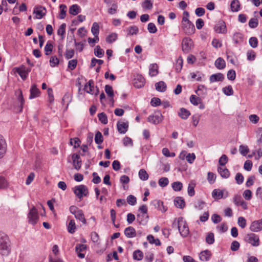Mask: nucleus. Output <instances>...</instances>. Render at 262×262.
I'll return each instance as SVG.
<instances>
[{
  "label": "nucleus",
  "mask_w": 262,
  "mask_h": 262,
  "mask_svg": "<svg viewBox=\"0 0 262 262\" xmlns=\"http://www.w3.org/2000/svg\"><path fill=\"white\" fill-rule=\"evenodd\" d=\"M191 77L192 79H195L198 81H202V76L203 75L201 72L197 71L195 73H190Z\"/></svg>",
  "instance_id": "nucleus-51"
},
{
  "label": "nucleus",
  "mask_w": 262,
  "mask_h": 262,
  "mask_svg": "<svg viewBox=\"0 0 262 262\" xmlns=\"http://www.w3.org/2000/svg\"><path fill=\"white\" fill-rule=\"evenodd\" d=\"M49 62L51 67H55L59 64V60L56 56H52L50 57Z\"/></svg>",
  "instance_id": "nucleus-49"
},
{
  "label": "nucleus",
  "mask_w": 262,
  "mask_h": 262,
  "mask_svg": "<svg viewBox=\"0 0 262 262\" xmlns=\"http://www.w3.org/2000/svg\"><path fill=\"white\" fill-rule=\"evenodd\" d=\"M183 65V60L182 56H179V58L176 60V63L175 65L176 71L177 73H179L181 72Z\"/></svg>",
  "instance_id": "nucleus-34"
},
{
  "label": "nucleus",
  "mask_w": 262,
  "mask_h": 262,
  "mask_svg": "<svg viewBox=\"0 0 262 262\" xmlns=\"http://www.w3.org/2000/svg\"><path fill=\"white\" fill-rule=\"evenodd\" d=\"M127 202L128 204L134 206L137 203L136 198L133 195H129L126 198Z\"/></svg>",
  "instance_id": "nucleus-60"
},
{
  "label": "nucleus",
  "mask_w": 262,
  "mask_h": 262,
  "mask_svg": "<svg viewBox=\"0 0 262 262\" xmlns=\"http://www.w3.org/2000/svg\"><path fill=\"white\" fill-rule=\"evenodd\" d=\"M147 239L151 244H155L156 246H160L161 245L160 240L158 238L155 239L152 235H148L147 236Z\"/></svg>",
  "instance_id": "nucleus-41"
},
{
  "label": "nucleus",
  "mask_w": 262,
  "mask_h": 262,
  "mask_svg": "<svg viewBox=\"0 0 262 262\" xmlns=\"http://www.w3.org/2000/svg\"><path fill=\"white\" fill-rule=\"evenodd\" d=\"M195 92L198 96H205L207 93V89L205 85L200 84L198 85V89L195 90Z\"/></svg>",
  "instance_id": "nucleus-28"
},
{
  "label": "nucleus",
  "mask_w": 262,
  "mask_h": 262,
  "mask_svg": "<svg viewBox=\"0 0 262 262\" xmlns=\"http://www.w3.org/2000/svg\"><path fill=\"white\" fill-rule=\"evenodd\" d=\"M192 44V40L187 37L184 38L182 42V50L184 52L187 53L189 52Z\"/></svg>",
  "instance_id": "nucleus-15"
},
{
  "label": "nucleus",
  "mask_w": 262,
  "mask_h": 262,
  "mask_svg": "<svg viewBox=\"0 0 262 262\" xmlns=\"http://www.w3.org/2000/svg\"><path fill=\"white\" fill-rule=\"evenodd\" d=\"M53 46L52 43L48 41L45 47V53L46 55H49L52 53Z\"/></svg>",
  "instance_id": "nucleus-42"
},
{
  "label": "nucleus",
  "mask_w": 262,
  "mask_h": 262,
  "mask_svg": "<svg viewBox=\"0 0 262 262\" xmlns=\"http://www.w3.org/2000/svg\"><path fill=\"white\" fill-rule=\"evenodd\" d=\"M172 188L176 191H179L182 190L183 184L181 182L177 181L172 184Z\"/></svg>",
  "instance_id": "nucleus-52"
},
{
  "label": "nucleus",
  "mask_w": 262,
  "mask_h": 262,
  "mask_svg": "<svg viewBox=\"0 0 262 262\" xmlns=\"http://www.w3.org/2000/svg\"><path fill=\"white\" fill-rule=\"evenodd\" d=\"M250 230L255 232L262 230V219L252 222L250 226Z\"/></svg>",
  "instance_id": "nucleus-13"
},
{
  "label": "nucleus",
  "mask_w": 262,
  "mask_h": 262,
  "mask_svg": "<svg viewBox=\"0 0 262 262\" xmlns=\"http://www.w3.org/2000/svg\"><path fill=\"white\" fill-rule=\"evenodd\" d=\"M172 227L173 228H178L180 234L183 237H187L189 233L188 225L183 217H179L173 221Z\"/></svg>",
  "instance_id": "nucleus-1"
},
{
  "label": "nucleus",
  "mask_w": 262,
  "mask_h": 262,
  "mask_svg": "<svg viewBox=\"0 0 262 262\" xmlns=\"http://www.w3.org/2000/svg\"><path fill=\"white\" fill-rule=\"evenodd\" d=\"M225 78L224 75L221 73L211 75L209 77V80L211 83L223 81Z\"/></svg>",
  "instance_id": "nucleus-23"
},
{
  "label": "nucleus",
  "mask_w": 262,
  "mask_h": 262,
  "mask_svg": "<svg viewBox=\"0 0 262 262\" xmlns=\"http://www.w3.org/2000/svg\"><path fill=\"white\" fill-rule=\"evenodd\" d=\"M98 118L99 121L103 124L107 123L108 120L106 115L104 113H101L98 114Z\"/></svg>",
  "instance_id": "nucleus-50"
},
{
  "label": "nucleus",
  "mask_w": 262,
  "mask_h": 262,
  "mask_svg": "<svg viewBox=\"0 0 262 262\" xmlns=\"http://www.w3.org/2000/svg\"><path fill=\"white\" fill-rule=\"evenodd\" d=\"M156 90L160 92H164L166 90V84L163 81H161L155 83Z\"/></svg>",
  "instance_id": "nucleus-30"
},
{
  "label": "nucleus",
  "mask_w": 262,
  "mask_h": 262,
  "mask_svg": "<svg viewBox=\"0 0 262 262\" xmlns=\"http://www.w3.org/2000/svg\"><path fill=\"white\" fill-rule=\"evenodd\" d=\"M231 9L233 12H237L239 10L240 3L238 0H233L230 5Z\"/></svg>",
  "instance_id": "nucleus-37"
},
{
  "label": "nucleus",
  "mask_w": 262,
  "mask_h": 262,
  "mask_svg": "<svg viewBox=\"0 0 262 262\" xmlns=\"http://www.w3.org/2000/svg\"><path fill=\"white\" fill-rule=\"evenodd\" d=\"M80 12V8L76 4L73 5L69 8V13L73 15H76Z\"/></svg>",
  "instance_id": "nucleus-32"
},
{
  "label": "nucleus",
  "mask_w": 262,
  "mask_h": 262,
  "mask_svg": "<svg viewBox=\"0 0 262 262\" xmlns=\"http://www.w3.org/2000/svg\"><path fill=\"white\" fill-rule=\"evenodd\" d=\"M73 164L76 170H79L81 166V160L80 156L77 154H73L72 156Z\"/></svg>",
  "instance_id": "nucleus-17"
},
{
  "label": "nucleus",
  "mask_w": 262,
  "mask_h": 262,
  "mask_svg": "<svg viewBox=\"0 0 262 262\" xmlns=\"http://www.w3.org/2000/svg\"><path fill=\"white\" fill-rule=\"evenodd\" d=\"M145 83V79L140 74H137L134 80V85L137 88H141L143 87Z\"/></svg>",
  "instance_id": "nucleus-12"
},
{
  "label": "nucleus",
  "mask_w": 262,
  "mask_h": 262,
  "mask_svg": "<svg viewBox=\"0 0 262 262\" xmlns=\"http://www.w3.org/2000/svg\"><path fill=\"white\" fill-rule=\"evenodd\" d=\"M138 175L140 179L142 181H146L149 178L148 174L144 169H141L139 170Z\"/></svg>",
  "instance_id": "nucleus-45"
},
{
  "label": "nucleus",
  "mask_w": 262,
  "mask_h": 262,
  "mask_svg": "<svg viewBox=\"0 0 262 262\" xmlns=\"http://www.w3.org/2000/svg\"><path fill=\"white\" fill-rule=\"evenodd\" d=\"M99 26L97 23L95 22L93 24L91 32L94 36H98L99 32Z\"/></svg>",
  "instance_id": "nucleus-47"
},
{
  "label": "nucleus",
  "mask_w": 262,
  "mask_h": 262,
  "mask_svg": "<svg viewBox=\"0 0 262 262\" xmlns=\"http://www.w3.org/2000/svg\"><path fill=\"white\" fill-rule=\"evenodd\" d=\"M76 224L74 220H71L68 225V231L70 233H73L75 232Z\"/></svg>",
  "instance_id": "nucleus-43"
},
{
  "label": "nucleus",
  "mask_w": 262,
  "mask_h": 262,
  "mask_svg": "<svg viewBox=\"0 0 262 262\" xmlns=\"http://www.w3.org/2000/svg\"><path fill=\"white\" fill-rule=\"evenodd\" d=\"M228 195V192L224 189H215L212 192V197L215 200L225 199Z\"/></svg>",
  "instance_id": "nucleus-8"
},
{
  "label": "nucleus",
  "mask_w": 262,
  "mask_h": 262,
  "mask_svg": "<svg viewBox=\"0 0 262 262\" xmlns=\"http://www.w3.org/2000/svg\"><path fill=\"white\" fill-rule=\"evenodd\" d=\"M258 22L257 18H252L249 21V26L251 28H255L258 26Z\"/></svg>",
  "instance_id": "nucleus-63"
},
{
  "label": "nucleus",
  "mask_w": 262,
  "mask_h": 262,
  "mask_svg": "<svg viewBox=\"0 0 262 262\" xmlns=\"http://www.w3.org/2000/svg\"><path fill=\"white\" fill-rule=\"evenodd\" d=\"M174 203L175 206L177 208H179L181 209L183 208L185 206L184 200L180 196L176 198V199L174 200Z\"/></svg>",
  "instance_id": "nucleus-31"
},
{
  "label": "nucleus",
  "mask_w": 262,
  "mask_h": 262,
  "mask_svg": "<svg viewBox=\"0 0 262 262\" xmlns=\"http://www.w3.org/2000/svg\"><path fill=\"white\" fill-rule=\"evenodd\" d=\"M227 78L229 80L233 81L235 80L236 77V73L234 70H230L228 71L227 74Z\"/></svg>",
  "instance_id": "nucleus-64"
},
{
  "label": "nucleus",
  "mask_w": 262,
  "mask_h": 262,
  "mask_svg": "<svg viewBox=\"0 0 262 262\" xmlns=\"http://www.w3.org/2000/svg\"><path fill=\"white\" fill-rule=\"evenodd\" d=\"M86 248V246L84 244H79L76 245L75 247V251L77 254L78 257L83 258L85 257V254L82 253L81 252L85 250Z\"/></svg>",
  "instance_id": "nucleus-19"
},
{
  "label": "nucleus",
  "mask_w": 262,
  "mask_h": 262,
  "mask_svg": "<svg viewBox=\"0 0 262 262\" xmlns=\"http://www.w3.org/2000/svg\"><path fill=\"white\" fill-rule=\"evenodd\" d=\"M233 40L234 43L238 44L243 41V35L239 32H236L233 36Z\"/></svg>",
  "instance_id": "nucleus-35"
},
{
  "label": "nucleus",
  "mask_w": 262,
  "mask_h": 262,
  "mask_svg": "<svg viewBox=\"0 0 262 262\" xmlns=\"http://www.w3.org/2000/svg\"><path fill=\"white\" fill-rule=\"evenodd\" d=\"M158 73V66L157 64H151L149 66V74L150 76H155Z\"/></svg>",
  "instance_id": "nucleus-36"
},
{
  "label": "nucleus",
  "mask_w": 262,
  "mask_h": 262,
  "mask_svg": "<svg viewBox=\"0 0 262 262\" xmlns=\"http://www.w3.org/2000/svg\"><path fill=\"white\" fill-rule=\"evenodd\" d=\"M214 30L216 33L225 34L227 33V28L225 23L222 20H219L214 26Z\"/></svg>",
  "instance_id": "nucleus-11"
},
{
  "label": "nucleus",
  "mask_w": 262,
  "mask_h": 262,
  "mask_svg": "<svg viewBox=\"0 0 262 262\" xmlns=\"http://www.w3.org/2000/svg\"><path fill=\"white\" fill-rule=\"evenodd\" d=\"M28 218L29 219V223L33 225H35L37 222L39 216L38 212L34 207L30 209L28 214Z\"/></svg>",
  "instance_id": "nucleus-9"
},
{
  "label": "nucleus",
  "mask_w": 262,
  "mask_h": 262,
  "mask_svg": "<svg viewBox=\"0 0 262 262\" xmlns=\"http://www.w3.org/2000/svg\"><path fill=\"white\" fill-rule=\"evenodd\" d=\"M127 34L133 35L137 34L139 32L138 28L136 26H132L128 27L127 29Z\"/></svg>",
  "instance_id": "nucleus-46"
},
{
  "label": "nucleus",
  "mask_w": 262,
  "mask_h": 262,
  "mask_svg": "<svg viewBox=\"0 0 262 262\" xmlns=\"http://www.w3.org/2000/svg\"><path fill=\"white\" fill-rule=\"evenodd\" d=\"M74 45L76 47V50L79 52H81L83 51L84 43L82 42H77L75 39H74Z\"/></svg>",
  "instance_id": "nucleus-59"
},
{
  "label": "nucleus",
  "mask_w": 262,
  "mask_h": 262,
  "mask_svg": "<svg viewBox=\"0 0 262 262\" xmlns=\"http://www.w3.org/2000/svg\"><path fill=\"white\" fill-rule=\"evenodd\" d=\"M66 24L65 23L62 24L57 31V34L62 36V38L64 37L66 33Z\"/></svg>",
  "instance_id": "nucleus-54"
},
{
  "label": "nucleus",
  "mask_w": 262,
  "mask_h": 262,
  "mask_svg": "<svg viewBox=\"0 0 262 262\" xmlns=\"http://www.w3.org/2000/svg\"><path fill=\"white\" fill-rule=\"evenodd\" d=\"M190 114H191L189 111L183 107L180 108V111L178 113L179 116L182 119L184 120L187 119L190 115Z\"/></svg>",
  "instance_id": "nucleus-29"
},
{
  "label": "nucleus",
  "mask_w": 262,
  "mask_h": 262,
  "mask_svg": "<svg viewBox=\"0 0 262 262\" xmlns=\"http://www.w3.org/2000/svg\"><path fill=\"white\" fill-rule=\"evenodd\" d=\"M245 241L254 247H258L260 245L259 236L254 233L247 234L245 237Z\"/></svg>",
  "instance_id": "nucleus-6"
},
{
  "label": "nucleus",
  "mask_w": 262,
  "mask_h": 262,
  "mask_svg": "<svg viewBox=\"0 0 262 262\" xmlns=\"http://www.w3.org/2000/svg\"><path fill=\"white\" fill-rule=\"evenodd\" d=\"M148 220V215L147 214L139 213L137 215V221L138 223L142 225H145Z\"/></svg>",
  "instance_id": "nucleus-20"
},
{
  "label": "nucleus",
  "mask_w": 262,
  "mask_h": 262,
  "mask_svg": "<svg viewBox=\"0 0 262 262\" xmlns=\"http://www.w3.org/2000/svg\"><path fill=\"white\" fill-rule=\"evenodd\" d=\"M70 213L74 215L75 217L81 222L83 224L86 223V220L84 217V213L82 210L79 209L76 206H71L69 208Z\"/></svg>",
  "instance_id": "nucleus-3"
},
{
  "label": "nucleus",
  "mask_w": 262,
  "mask_h": 262,
  "mask_svg": "<svg viewBox=\"0 0 262 262\" xmlns=\"http://www.w3.org/2000/svg\"><path fill=\"white\" fill-rule=\"evenodd\" d=\"M223 93L226 96H229L233 95L234 91L231 85H228L222 89Z\"/></svg>",
  "instance_id": "nucleus-39"
},
{
  "label": "nucleus",
  "mask_w": 262,
  "mask_h": 262,
  "mask_svg": "<svg viewBox=\"0 0 262 262\" xmlns=\"http://www.w3.org/2000/svg\"><path fill=\"white\" fill-rule=\"evenodd\" d=\"M163 119V116H162L160 111H156L152 115L148 116L147 118V121L154 124H158L161 123Z\"/></svg>",
  "instance_id": "nucleus-7"
},
{
  "label": "nucleus",
  "mask_w": 262,
  "mask_h": 262,
  "mask_svg": "<svg viewBox=\"0 0 262 262\" xmlns=\"http://www.w3.org/2000/svg\"><path fill=\"white\" fill-rule=\"evenodd\" d=\"M72 100V97L70 93H67L64 94L62 99V103L63 104L67 103V106Z\"/></svg>",
  "instance_id": "nucleus-48"
},
{
  "label": "nucleus",
  "mask_w": 262,
  "mask_h": 262,
  "mask_svg": "<svg viewBox=\"0 0 262 262\" xmlns=\"http://www.w3.org/2000/svg\"><path fill=\"white\" fill-rule=\"evenodd\" d=\"M94 54L99 58H101L104 56V52L99 46H97L94 49Z\"/></svg>",
  "instance_id": "nucleus-44"
},
{
  "label": "nucleus",
  "mask_w": 262,
  "mask_h": 262,
  "mask_svg": "<svg viewBox=\"0 0 262 262\" xmlns=\"http://www.w3.org/2000/svg\"><path fill=\"white\" fill-rule=\"evenodd\" d=\"M7 151V143L4 137L0 134V159L2 158Z\"/></svg>",
  "instance_id": "nucleus-18"
},
{
  "label": "nucleus",
  "mask_w": 262,
  "mask_h": 262,
  "mask_svg": "<svg viewBox=\"0 0 262 262\" xmlns=\"http://www.w3.org/2000/svg\"><path fill=\"white\" fill-rule=\"evenodd\" d=\"M73 192L76 196L79 199H81L84 196H86L89 194V191L86 186L80 185L74 187Z\"/></svg>",
  "instance_id": "nucleus-4"
},
{
  "label": "nucleus",
  "mask_w": 262,
  "mask_h": 262,
  "mask_svg": "<svg viewBox=\"0 0 262 262\" xmlns=\"http://www.w3.org/2000/svg\"><path fill=\"white\" fill-rule=\"evenodd\" d=\"M30 95L29 96V99H32L38 97L40 94L39 90L36 87V84H33L32 85L30 90Z\"/></svg>",
  "instance_id": "nucleus-21"
},
{
  "label": "nucleus",
  "mask_w": 262,
  "mask_h": 262,
  "mask_svg": "<svg viewBox=\"0 0 262 262\" xmlns=\"http://www.w3.org/2000/svg\"><path fill=\"white\" fill-rule=\"evenodd\" d=\"M195 184L190 183L189 184L188 187V194L190 196H193L195 194L194 191Z\"/></svg>",
  "instance_id": "nucleus-62"
},
{
  "label": "nucleus",
  "mask_w": 262,
  "mask_h": 262,
  "mask_svg": "<svg viewBox=\"0 0 262 262\" xmlns=\"http://www.w3.org/2000/svg\"><path fill=\"white\" fill-rule=\"evenodd\" d=\"M217 171L223 178L227 179L230 177V171L226 167H218Z\"/></svg>",
  "instance_id": "nucleus-25"
},
{
  "label": "nucleus",
  "mask_w": 262,
  "mask_h": 262,
  "mask_svg": "<svg viewBox=\"0 0 262 262\" xmlns=\"http://www.w3.org/2000/svg\"><path fill=\"white\" fill-rule=\"evenodd\" d=\"M105 91L107 95L111 98V101L114 102L113 97L114 96V91L112 86L110 85H106L105 86Z\"/></svg>",
  "instance_id": "nucleus-38"
},
{
  "label": "nucleus",
  "mask_w": 262,
  "mask_h": 262,
  "mask_svg": "<svg viewBox=\"0 0 262 262\" xmlns=\"http://www.w3.org/2000/svg\"><path fill=\"white\" fill-rule=\"evenodd\" d=\"M211 256V252L208 250L203 251L199 254L200 260L203 261H208L210 259Z\"/></svg>",
  "instance_id": "nucleus-24"
},
{
  "label": "nucleus",
  "mask_w": 262,
  "mask_h": 262,
  "mask_svg": "<svg viewBox=\"0 0 262 262\" xmlns=\"http://www.w3.org/2000/svg\"><path fill=\"white\" fill-rule=\"evenodd\" d=\"M10 250V244L8 237L4 234H0V253L2 255H8Z\"/></svg>",
  "instance_id": "nucleus-2"
},
{
  "label": "nucleus",
  "mask_w": 262,
  "mask_h": 262,
  "mask_svg": "<svg viewBox=\"0 0 262 262\" xmlns=\"http://www.w3.org/2000/svg\"><path fill=\"white\" fill-rule=\"evenodd\" d=\"M117 38V34L115 33H113L110 34L106 38V41L109 43H111L115 41Z\"/></svg>",
  "instance_id": "nucleus-57"
},
{
  "label": "nucleus",
  "mask_w": 262,
  "mask_h": 262,
  "mask_svg": "<svg viewBox=\"0 0 262 262\" xmlns=\"http://www.w3.org/2000/svg\"><path fill=\"white\" fill-rule=\"evenodd\" d=\"M181 24L182 29L186 34L189 35L194 33L195 31L194 25L189 20L184 19V21H181Z\"/></svg>",
  "instance_id": "nucleus-5"
},
{
  "label": "nucleus",
  "mask_w": 262,
  "mask_h": 262,
  "mask_svg": "<svg viewBox=\"0 0 262 262\" xmlns=\"http://www.w3.org/2000/svg\"><path fill=\"white\" fill-rule=\"evenodd\" d=\"M117 127L118 131L120 134H124L127 131L128 123L127 122L119 121L117 122Z\"/></svg>",
  "instance_id": "nucleus-16"
},
{
  "label": "nucleus",
  "mask_w": 262,
  "mask_h": 262,
  "mask_svg": "<svg viewBox=\"0 0 262 262\" xmlns=\"http://www.w3.org/2000/svg\"><path fill=\"white\" fill-rule=\"evenodd\" d=\"M14 70L23 80H25L27 78L28 75L27 72L25 71L24 66H21L19 68H15Z\"/></svg>",
  "instance_id": "nucleus-26"
},
{
  "label": "nucleus",
  "mask_w": 262,
  "mask_h": 262,
  "mask_svg": "<svg viewBox=\"0 0 262 262\" xmlns=\"http://www.w3.org/2000/svg\"><path fill=\"white\" fill-rule=\"evenodd\" d=\"M124 233L127 238H133L137 236L136 231L135 228L132 226L126 228Z\"/></svg>",
  "instance_id": "nucleus-22"
},
{
  "label": "nucleus",
  "mask_w": 262,
  "mask_h": 262,
  "mask_svg": "<svg viewBox=\"0 0 262 262\" xmlns=\"http://www.w3.org/2000/svg\"><path fill=\"white\" fill-rule=\"evenodd\" d=\"M133 258L136 260H141L143 258V253L140 250H136L133 253Z\"/></svg>",
  "instance_id": "nucleus-40"
},
{
  "label": "nucleus",
  "mask_w": 262,
  "mask_h": 262,
  "mask_svg": "<svg viewBox=\"0 0 262 262\" xmlns=\"http://www.w3.org/2000/svg\"><path fill=\"white\" fill-rule=\"evenodd\" d=\"M103 138L102 134L100 132H97L95 134V141L96 144H100L103 142Z\"/></svg>",
  "instance_id": "nucleus-55"
},
{
  "label": "nucleus",
  "mask_w": 262,
  "mask_h": 262,
  "mask_svg": "<svg viewBox=\"0 0 262 262\" xmlns=\"http://www.w3.org/2000/svg\"><path fill=\"white\" fill-rule=\"evenodd\" d=\"M96 92H94V81L92 79L90 80L88 83H86L84 87V90L88 93L90 94H95L96 96L99 93V89L96 86Z\"/></svg>",
  "instance_id": "nucleus-10"
},
{
  "label": "nucleus",
  "mask_w": 262,
  "mask_h": 262,
  "mask_svg": "<svg viewBox=\"0 0 262 262\" xmlns=\"http://www.w3.org/2000/svg\"><path fill=\"white\" fill-rule=\"evenodd\" d=\"M205 241L208 244H213L214 242V234L212 232L209 233L206 237Z\"/></svg>",
  "instance_id": "nucleus-53"
},
{
  "label": "nucleus",
  "mask_w": 262,
  "mask_h": 262,
  "mask_svg": "<svg viewBox=\"0 0 262 262\" xmlns=\"http://www.w3.org/2000/svg\"><path fill=\"white\" fill-rule=\"evenodd\" d=\"M214 65L217 69L222 70L226 67V62L223 58L219 57L215 61Z\"/></svg>",
  "instance_id": "nucleus-27"
},
{
  "label": "nucleus",
  "mask_w": 262,
  "mask_h": 262,
  "mask_svg": "<svg viewBox=\"0 0 262 262\" xmlns=\"http://www.w3.org/2000/svg\"><path fill=\"white\" fill-rule=\"evenodd\" d=\"M249 43L252 48H255L258 45V40L255 37H251L249 38Z\"/></svg>",
  "instance_id": "nucleus-61"
},
{
  "label": "nucleus",
  "mask_w": 262,
  "mask_h": 262,
  "mask_svg": "<svg viewBox=\"0 0 262 262\" xmlns=\"http://www.w3.org/2000/svg\"><path fill=\"white\" fill-rule=\"evenodd\" d=\"M46 9L42 6L35 7L33 10V13L35 14V18L41 19L46 14Z\"/></svg>",
  "instance_id": "nucleus-14"
},
{
  "label": "nucleus",
  "mask_w": 262,
  "mask_h": 262,
  "mask_svg": "<svg viewBox=\"0 0 262 262\" xmlns=\"http://www.w3.org/2000/svg\"><path fill=\"white\" fill-rule=\"evenodd\" d=\"M190 101L194 105H198L200 103L201 99L195 95H192L190 97Z\"/></svg>",
  "instance_id": "nucleus-56"
},
{
  "label": "nucleus",
  "mask_w": 262,
  "mask_h": 262,
  "mask_svg": "<svg viewBox=\"0 0 262 262\" xmlns=\"http://www.w3.org/2000/svg\"><path fill=\"white\" fill-rule=\"evenodd\" d=\"M60 12L59 14V18L60 19H64L66 16L67 7L64 4H61L59 6Z\"/></svg>",
  "instance_id": "nucleus-33"
},
{
  "label": "nucleus",
  "mask_w": 262,
  "mask_h": 262,
  "mask_svg": "<svg viewBox=\"0 0 262 262\" xmlns=\"http://www.w3.org/2000/svg\"><path fill=\"white\" fill-rule=\"evenodd\" d=\"M158 183L160 186L164 187L168 184L169 180L166 177H162L159 180Z\"/></svg>",
  "instance_id": "nucleus-58"
}]
</instances>
